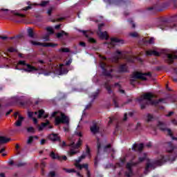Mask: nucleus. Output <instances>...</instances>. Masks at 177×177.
<instances>
[{"label": "nucleus", "instance_id": "obj_1", "mask_svg": "<svg viewBox=\"0 0 177 177\" xmlns=\"http://www.w3.org/2000/svg\"><path fill=\"white\" fill-rule=\"evenodd\" d=\"M100 66L103 70V75H106V77H115L116 78H120V75H118L120 73H127L128 71V66L126 64L120 65L118 67L117 71H115V74L114 75H111V73H113L114 70H113L111 66L107 65L104 62L101 61Z\"/></svg>", "mask_w": 177, "mask_h": 177}, {"label": "nucleus", "instance_id": "obj_2", "mask_svg": "<svg viewBox=\"0 0 177 177\" xmlns=\"http://www.w3.org/2000/svg\"><path fill=\"white\" fill-rule=\"evenodd\" d=\"M153 97H154V95H153L151 93H147L141 96H140L137 100L139 102V103L141 104V109L143 110L144 109H146V106L147 104H152V106H157L158 103H161L164 100V99L160 98L158 100H153Z\"/></svg>", "mask_w": 177, "mask_h": 177}, {"label": "nucleus", "instance_id": "obj_3", "mask_svg": "<svg viewBox=\"0 0 177 177\" xmlns=\"http://www.w3.org/2000/svg\"><path fill=\"white\" fill-rule=\"evenodd\" d=\"M86 156H87L88 158H91V149L88 146H86V154L82 155L78 160H76L75 161L74 165L75 168H77V169H82V168H84V169H86L87 172L86 173L87 177H91V171H89V169H88V164H83V165L80 164V162H81V161H82V160L85 158Z\"/></svg>", "mask_w": 177, "mask_h": 177}, {"label": "nucleus", "instance_id": "obj_4", "mask_svg": "<svg viewBox=\"0 0 177 177\" xmlns=\"http://www.w3.org/2000/svg\"><path fill=\"white\" fill-rule=\"evenodd\" d=\"M120 59H126V60L130 63H135V61L138 58L133 55L127 56V53L116 50L115 56L112 57V62L114 63H118V60H120Z\"/></svg>", "mask_w": 177, "mask_h": 177}, {"label": "nucleus", "instance_id": "obj_5", "mask_svg": "<svg viewBox=\"0 0 177 177\" xmlns=\"http://www.w3.org/2000/svg\"><path fill=\"white\" fill-rule=\"evenodd\" d=\"M133 158L131 160L130 162H128L126 165V168L127 171L125 172V176L127 177H131L133 175V171H132V167L135 165H138L140 162H143L145 160H147V154L144 153L143 157H140L138 161L136 162H133Z\"/></svg>", "mask_w": 177, "mask_h": 177}, {"label": "nucleus", "instance_id": "obj_6", "mask_svg": "<svg viewBox=\"0 0 177 177\" xmlns=\"http://www.w3.org/2000/svg\"><path fill=\"white\" fill-rule=\"evenodd\" d=\"M81 145H82V140H81V138L79 139L76 145H74V143H72L69 145L71 150L68 151V156L70 157H72V156H75V154H77L78 153V149L81 147Z\"/></svg>", "mask_w": 177, "mask_h": 177}, {"label": "nucleus", "instance_id": "obj_7", "mask_svg": "<svg viewBox=\"0 0 177 177\" xmlns=\"http://www.w3.org/2000/svg\"><path fill=\"white\" fill-rule=\"evenodd\" d=\"M158 128H159V129H160V131H162L163 132H167V135H169V136H170L173 140H177V138L174 137L172 131H171V129H167L165 124L162 123V122H159L158 124Z\"/></svg>", "mask_w": 177, "mask_h": 177}, {"label": "nucleus", "instance_id": "obj_8", "mask_svg": "<svg viewBox=\"0 0 177 177\" xmlns=\"http://www.w3.org/2000/svg\"><path fill=\"white\" fill-rule=\"evenodd\" d=\"M146 75L148 77H151V73H140V72H134L132 74L131 78H134L135 80H142V81H146Z\"/></svg>", "mask_w": 177, "mask_h": 177}, {"label": "nucleus", "instance_id": "obj_9", "mask_svg": "<svg viewBox=\"0 0 177 177\" xmlns=\"http://www.w3.org/2000/svg\"><path fill=\"white\" fill-rule=\"evenodd\" d=\"M68 117L63 113H61V116L55 117V125H60V124H68Z\"/></svg>", "mask_w": 177, "mask_h": 177}, {"label": "nucleus", "instance_id": "obj_10", "mask_svg": "<svg viewBox=\"0 0 177 177\" xmlns=\"http://www.w3.org/2000/svg\"><path fill=\"white\" fill-rule=\"evenodd\" d=\"M18 66H24V69L28 73H31L32 71H37L38 69L35 66H31L30 64H26V61H19L18 62Z\"/></svg>", "mask_w": 177, "mask_h": 177}, {"label": "nucleus", "instance_id": "obj_11", "mask_svg": "<svg viewBox=\"0 0 177 177\" xmlns=\"http://www.w3.org/2000/svg\"><path fill=\"white\" fill-rule=\"evenodd\" d=\"M104 26V24H100L98 25V31L97 34L101 39H109V34H107V32H102V28H103Z\"/></svg>", "mask_w": 177, "mask_h": 177}, {"label": "nucleus", "instance_id": "obj_12", "mask_svg": "<svg viewBox=\"0 0 177 177\" xmlns=\"http://www.w3.org/2000/svg\"><path fill=\"white\" fill-rule=\"evenodd\" d=\"M30 44H32V45H35V46H44L45 48H48L49 46L51 48H55V46H57V44H53V43H41L35 41H30Z\"/></svg>", "mask_w": 177, "mask_h": 177}, {"label": "nucleus", "instance_id": "obj_13", "mask_svg": "<svg viewBox=\"0 0 177 177\" xmlns=\"http://www.w3.org/2000/svg\"><path fill=\"white\" fill-rule=\"evenodd\" d=\"M171 160V156H160V158L158 160H156L154 162L155 165H158V167H161L164 162H167V161Z\"/></svg>", "mask_w": 177, "mask_h": 177}, {"label": "nucleus", "instance_id": "obj_14", "mask_svg": "<svg viewBox=\"0 0 177 177\" xmlns=\"http://www.w3.org/2000/svg\"><path fill=\"white\" fill-rule=\"evenodd\" d=\"M50 157H51V158H53V160H59V161L67 160V156H59V154H55V153L53 151L50 153Z\"/></svg>", "mask_w": 177, "mask_h": 177}, {"label": "nucleus", "instance_id": "obj_15", "mask_svg": "<svg viewBox=\"0 0 177 177\" xmlns=\"http://www.w3.org/2000/svg\"><path fill=\"white\" fill-rule=\"evenodd\" d=\"M167 59H166V62L168 64H172V63H174V60L177 59V55L167 54Z\"/></svg>", "mask_w": 177, "mask_h": 177}, {"label": "nucleus", "instance_id": "obj_16", "mask_svg": "<svg viewBox=\"0 0 177 177\" xmlns=\"http://www.w3.org/2000/svg\"><path fill=\"white\" fill-rule=\"evenodd\" d=\"M50 122L49 120H46V122H41V126H39V131H42V129H44V128H45V127H48L50 129H52L53 127L51 125H49Z\"/></svg>", "mask_w": 177, "mask_h": 177}, {"label": "nucleus", "instance_id": "obj_17", "mask_svg": "<svg viewBox=\"0 0 177 177\" xmlns=\"http://www.w3.org/2000/svg\"><path fill=\"white\" fill-rule=\"evenodd\" d=\"M115 44H124V40H121L117 37H113L111 39V45L114 46Z\"/></svg>", "mask_w": 177, "mask_h": 177}, {"label": "nucleus", "instance_id": "obj_18", "mask_svg": "<svg viewBox=\"0 0 177 177\" xmlns=\"http://www.w3.org/2000/svg\"><path fill=\"white\" fill-rule=\"evenodd\" d=\"M90 130L92 132V133H93L94 135H95V133H98L99 130H100V127L99 126H97V124H94L93 125H92L90 127Z\"/></svg>", "mask_w": 177, "mask_h": 177}, {"label": "nucleus", "instance_id": "obj_19", "mask_svg": "<svg viewBox=\"0 0 177 177\" xmlns=\"http://www.w3.org/2000/svg\"><path fill=\"white\" fill-rule=\"evenodd\" d=\"M143 144H135L133 146V150H134V151H142V150H143Z\"/></svg>", "mask_w": 177, "mask_h": 177}, {"label": "nucleus", "instance_id": "obj_20", "mask_svg": "<svg viewBox=\"0 0 177 177\" xmlns=\"http://www.w3.org/2000/svg\"><path fill=\"white\" fill-rule=\"evenodd\" d=\"M147 56H160V53L156 50H149L146 51Z\"/></svg>", "mask_w": 177, "mask_h": 177}, {"label": "nucleus", "instance_id": "obj_21", "mask_svg": "<svg viewBox=\"0 0 177 177\" xmlns=\"http://www.w3.org/2000/svg\"><path fill=\"white\" fill-rule=\"evenodd\" d=\"M48 138L50 139V140H52L53 142L60 140V137H59L57 134H50L48 136Z\"/></svg>", "mask_w": 177, "mask_h": 177}, {"label": "nucleus", "instance_id": "obj_22", "mask_svg": "<svg viewBox=\"0 0 177 177\" xmlns=\"http://www.w3.org/2000/svg\"><path fill=\"white\" fill-rule=\"evenodd\" d=\"M67 73H68V71L64 68V64H61L59 65V74H67Z\"/></svg>", "mask_w": 177, "mask_h": 177}, {"label": "nucleus", "instance_id": "obj_23", "mask_svg": "<svg viewBox=\"0 0 177 177\" xmlns=\"http://www.w3.org/2000/svg\"><path fill=\"white\" fill-rule=\"evenodd\" d=\"M24 118L21 115H19L18 120L15 122V127H21V123L23 122Z\"/></svg>", "mask_w": 177, "mask_h": 177}, {"label": "nucleus", "instance_id": "obj_24", "mask_svg": "<svg viewBox=\"0 0 177 177\" xmlns=\"http://www.w3.org/2000/svg\"><path fill=\"white\" fill-rule=\"evenodd\" d=\"M10 139L7 138L6 137L0 136V145H3V143H8L10 142Z\"/></svg>", "mask_w": 177, "mask_h": 177}, {"label": "nucleus", "instance_id": "obj_25", "mask_svg": "<svg viewBox=\"0 0 177 177\" xmlns=\"http://www.w3.org/2000/svg\"><path fill=\"white\" fill-rule=\"evenodd\" d=\"M149 168H153V164H151L150 162H148L145 167V174H147V172H149Z\"/></svg>", "mask_w": 177, "mask_h": 177}, {"label": "nucleus", "instance_id": "obj_26", "mask_svg": "<svg viewBox=\"0 0 177 177\" xmlns=\"http://www.w3.org/2000/svg\"><path fill=\"white\" fill-rule=\"evenodd\" d=\"M28 6L25 7L24 8V10H30V9H32V6H35V3H31V1L28 2Z\"/></svg>", "mask_w": 177, "mask_h": 177}, {"label": "nucleus", "instance_id": "obj_27", "mask_svg": "<svg viewBox=\"0 0 177 177\" xmlns=\"http://www.w3.org/2000/svg\"><path fill=\"white\" fill-rule=\"evenodd\" d=\"M64 35H68V33L64 32V30H62L60 32L57 33V38H62V37H64Z\"/></svg>", "mask_w": 177, "mask_h": 177}, {"label": "nucleus", "instance_id": "obj_28", "mask_svg": "<svg viewBox=\"0 0 177 177\" xmlns=\"http://www.w3.org/2000/svg\"><path fill=\"white\" fill-rule=\"evenodd\" d=\"M168 147H169V149H167V152L172 153V151H174V145H172V142L168 143Z\"/></svg>", "mask_w": 177, "mask_h": 177}, {"label": "nucleus", "instance_id": "obj_29", "mask_svg": "<svg viewBox=\"0 0 177 177\" xmlns=\"http://www.w3.org/2000/svg\"><path fill=\"white\" fill-rule=\"evenodd\" d=\"M115 86H116L118 88V89L119 92H120V93H125V91L122 89L121 84H120V83H115Z\"/></svg>", "mask_w": 177, "mask_h": 177}, {"label": "nucleus", "instance_id": "obj_30", "mask_svg": "<svg viewBox=\"0 0 177 177\" xmlns=\"http://www.w3.org/2000/svg\"><path fill=\"white\" fill-rule=\"evenodd\" d=\"M97 153H100L102 149V145H100V139L97 138Z\"/></svg>", "mask_w": 177, "mask_h": 177}, {"label": "nucleus", "instance_id": "obj_31", "mask_svg": "<svg viewBox=\"0 0 177 177\" xmlns=\"http://www.w3.org/2000/svg\"><path fill=\"white\" fill-rule=\"evenodd\" d=\"M105 88L108 92V93H111V86L109 83L105 84Z\"/></svg>", "mask_w": 177, "mask_h": 177}, {"label": "nucleus", "instance_id": "obj_32", "mask_svg": "<svg viewBox=\"0 0 177 177\" xmlns=\"http://www.w3.org/2000/svg\"><path fill=\"white\" fill-rule=\"evenodd\" d=\"M28 36L30 37V38H34V31L32 30V29H28Z\"/></svg>", "mask_w": 177, "mask_h": 177}, {"label": "nucleus", "instance_id": "obj_33", "mask_svg": "<svg viewBox=\"0 0 177 177\" xmlns=\"http://www.w3.org/2000/svg\"><path fill=\"white\" fill-rule=\"evenodd\" d=\"M59 52H63L64 53H68L70 49L68 48H62L59 50Z\"/></svg>", "mask_w": 177, "mask_h": 177}, {"label": "nucleus", "instance_id": "obj_34", "mask_svg": "<svg viewBox=\"0 0 177 177\" xmlns=\"http://www.w3.org/2000/svg\"><path fill=\"white\" fill-rule=\"evenodd\" d=\"M113 103L115 104V107H118V97L114 96L113 97Z\"/></svg>", "mask_w": 177, "mask_h": 177}, {"label": "nucleus", "instance_id": "obj_35", "mask_svg": "<svg viewBox=\"0 0 177 177\" xmlns=\"http://www.w3.org/2000/svg\"><path fill=\"white\" fill-rule=\"evenodd\" d=\"M145 42L149 44H154V38L151 37L149 39H145Z\"/></svg>", "mask_w": 177, "mask_h": 177}, {"label": "nucleus", "instance_id": "obj_36", "mask_svg": "<svg viewBox=\"0 0 177 177\" xmlns=\"http://www.w3.org/2000/svg\"><path fill=\"white\" fill-rule=\"evenodd\" d=\"M45 113V111H44V109H41L39 111V114H38V118H41L42 115H44V114Z\"/></svg>", "mask_w": 177, "mask_h": 177}, {"label": "nucleus", "instance_id": "obj_37", "mask_svg": "<svg viewBox=\"0 0 177 177\" xmlns=\"http://www.w3.org/2000/svg\"><path fill=\"white\" fill-rule=\"evenodd\" d=\"M168 26H169L170 28H176L177 24L175 22H172L171 24H168Z\"/></svg>", "mask_w": 177, "mask_h": 177}, {"label": "nucleus", "instance_id": "obj_38", "mask_svg": "<svg viewBox=\"0 0 177 177\" xmlns=\"http://www.w3.org/2000/svg\"><path fill=\"white\" fill-rule=\"evenodd\" d=\"M153 119H154V117H153V115H151V114L147 115V120L148 122H150V121H153Z\"/></svg>", "mask_w": 177, "mask_h": 177}, {"label": "nucleus", "instance_id": "obj_39", "mask_svg": "<svg viewBox=\"0 0 177 177\" xmlns=\"http://www.w3.org/2000/svg\"><path fill=\"white\" fill-rule=\"evenodd\" d=\"M45 165H46L45 162L43 161V162H41L40 167L41 168V174H42V175H44V169L45 168Z\"/></svg>", "mask_w": 177, "mask_h": 177}, {"label": "nucleus", "instance_id": "obj_40", "mask_svg": "<svg viewBox=\"0 0 177 177\" xmlns=\"http://www.w3.org/2000/svg\"><path fill=\"white\" fill-rule=\"evenodd\" d=\"M34 114L35 115H38V112H28V117H30V118H32V117H33V115H34Z\"/></svg>", "mask_w": 177, "mask_h": 177}, {"label": "nucleus", "instance_id": "obj_41", "mask_svg": "<svg viewBox=\"0 0 177 177\" xmlns=\"http://www.w3.org/2000/svg\"><path fill=\"white\" fill-rule=\"evenodd\" d=\"M130 37H133V38H136V37H139V34H138L136 32H133L129 33Z\"/></svg>", "mask_w": 177, "mask_h": 177}, {"label": "nucleus", "instance_id": "obj_42", "mask_svg": "<svg viewBox=\"0 0 177 177\" xmlns=\"http://www.w3.org/2000/svg\"><path fill=\"white\" fill-rule=\"evenodd\" d=\"M64 171H66V172H68V174H71V172H77V171H75L74 169H64Z\"/></svg>", "mask_w": 177, "mask_h": 177}, {"label": "nucleus", "instance_id": "obj_43", "mask_svg": "<svg viewBox=\"0 0 177 177\" xmlns=\"http://www.w3.org/2000/svg\"><path fill=\"white\" fill-rule=\"evenodd\" d=\"M28 132H31L32 133H34L35 132V129L34 127H30L27 129Z\"/></svg>", "mask_w": 177, "mask_h": 177}, {"label": "nucleus", "instance_id": "obj_44", "mask_svg": "<svg viewBox=\"0 0 177 177\" xmlns=\"http://www.w3.org/2000/svg\"><path fill=\"white\" fill-rule=\"evenodd\" d=\"M46 30L48 31V32H50V34H53V28H52V27H48L46 28Z\"/></svg>", "mask_w": 177, "mask_h": 177}, {"label": "nucleus", "instance_id": "obj_45", "mask_svg": "<svg viewBox=\"0 0 177 177\" xmlns=\"http://www.w3.org/2000/svg\"><path fill=\"white\" fill-rule=\"evenodd\" d=\"M33 140H34V137L30 136L28 140V144L30 145V143H32Z\"/></svg>", "mask_w": 177, "mask_h": 177}, {"label": "nucleus", "instance_id": "obj_46", "mask_svg": "<svg viewBox=\"0 0 177 177\" xmlns=\"http://www.w3.org/2000/svg\"><path fill=\"white\" fill-rule=\"evenodd\" d=\"M8 52H16L17 51V50L15 47L8 48Z\"/></svg>", "mask_w": 177, "mask_h": 177}, {"label": "nucleus", "instance_id": "obj_47", "mask_svg": "<svg viewBox=\"0 0 177 177\" xmlns=\"http://www.w3.org/2000/svg\"><path fill=\"white\" fill-rule=\"evenodd\" d=\"M99 95V93L98 92H96V93H94L91 96V97L93 98V99H96V97H97Z\"/></svg>", "mask_w": 177, "mask_h": 177}, {"label": "nucleus", "instance_id": "obj_48", "mask_svg": "<svg viewBox=\"0 0 177 177\" xmlns=\"http://www.w3.org/2000/svg\"><path fill=\"white\" fill-rule=\"evenodd\" d=\"M88 42H90L91 44H95L96 43V40L92 37L88 39Z\"/></svg>", "mask_w": 177, "mask_h": 177}, {"label": "nucleus", "instance_id": "obj_49", "mask_svg": "<svg viewBox=\"0 0 177 177\" xmlns=\"http://www.w3.org/2000/svg\"><path fill=\"white\" fill-rule=\"evenodd\" d=\"M48 3H49V1H41V6H46V5H48Z\"/></svg>", "mask_w": 177, "mask_h": 177}, {"label": "nucleus", "instance_id": "obj_50", "mask_svg": "<svg viewBox=\"0 0 177 177\" xmlns=\"http://www.w3.org/2000/svg\"><path fill=\"white\" fill-rule=\"evenodd\" d=\"M111 147V145L109 144L106 146L104 147V151H107V149H110Z\"/></svg>", "mask_w": 177, "mask_h": 177}, {"label": "nucleus", "instance_id": "obj_51", "mask_svg": "<svg viewBox=\"0 0 177 177\" xmlns=\"http://www.w3.org/2000/svg\"><path fill=\"white\" fill-rule=\"evenodd\" d=\"M52 12H53V8H50L48 10V16H50V15H52Z\"/></svg>", "mask_w": 177, "mask_h": 177}, {"label": "nucleus", "instance_id": "obj_52", "mask_svg": "<svg viewBox=\"0 0 177 177\" xmlns=\"http://www.w3.org/2000/svg\"><path fill=\"white\" fill-rule=\"evenodd\" d=\"M3 151H5V148H2L0 150V154H2L3 157H5V156H6V153H3Z\"/></svg>", "mask_w": 177, "mask_h": 177}, {"label": "nucleus", "instance_id": "obj_53", "mask_svg": "<svg viewBox=\"0 0 177 177\" xmlns=\"http://www.w3.org/2000/svg\"><path fill=\"white\" fill-rule=\"evenodd\" d=\"M113 122H114V118H110V120L109 121V125H110L111 124H113Z\"/></svg>", "mask_w": 177, "mask_h": 177}, {"label": "nucleus", "instance_id": "obj_54", "mask_svg": "<svg viewBox=\"0 0 177 177\" xmlns=\"http://www.w3.org/2000/svg\"><path fill=\"white\" fill-rule=\"evenodd\" d=\"M60 146L62 147H66V146H67V144H66V142L63 141L62 142L60 143Z\"/></svg>", "mask_w": 177, "mask_h": 177}, {"label": "nucleus", "instance_id": "obj_55", "mask_svg": "<svg viewBox=\"0 0 177 177\" xmlns=\"http://www.w3.org/2000/svg\"><path fill=\"white\" fill-rule=\"evenodd\" d=\"M55 175V171H50L48 174V176H50V177H54Z\"/></svg>", "mask_w": 177, "mask_h": 177}, {"label": "nucleus", "instance_id": "obj_56", "mask_svg": "<svg viewBox=\"0 0 177 177\" xmlns=\"http://www.w3.org/2000/svg\"><path fill=\"white\" fill-rule=\"evenodd\" d=\"M16 16H19V17H26V15L20 13H17Z\"/></svg>", "mask_w": 177, "mask_h": 177}, {"label": "nucleus", "instance_id": "obj_57", "mask_svg": "<svg viewBox=\"0 0 177 177\" xmlns=\"http://www.w3.org/2000/svg\"><path fill=\"white\" fill-rule=\"evenodd\" d=\"M24 165H26V163L19 162L17 164V167H23Z\"/></svg>", "mask_w": 177, "mask_h": 177}, {"label": "nucleus", "instance_id": "obj_58", "mask_svg": "<svg viewBox=\"0 0 177 177\" xmlns=\"http://www.w3.org/2000/svg\"><path fill=\"white\" fill-rule=\"evenodd\" d=\"M101 60H107V58L102 55H100Z\"/></svg>", "mask_w": 177, "mask_h": 177}, {"label": "nucleus", "instance_id": "obj_59", "mask_svg": "<svg viewBox=\"0 0 177 177\" xmlns=\"http://www.w3.org/2000/svg\"><path fill=\"white\" fill-rule=\"evenodd\" d=\"M80 46H83L84 48H85L86 44H85V42H84V41H81V42L80 43Z\"/></svg>", "mask_w": 177, "mask_h": 177}, {"label": "nucleus", "instance_id": "obj_60", "mask_svg": "<svg viewBox=\"0 0 177 177\" xmlns=\"http://www.w3.org/2000/svg\"><path fill=\"white\" fill-rule=\"evenodd\" d=\"M172 114H174V111H170V112H169V113L167 115H166V117H171V115H172Z\"/></svg>", "mask_w": 177, "mask_h": 177}, {"label": "nucleus", "instance_id": "obj_61", "mask_svg": "<svg viewBox=\"0 0 177 177\" xmlns=\"http://www.w3.org/2000/svg\"><path fill=\"white\" fill-rule=\"evenodd\" d=\"M32 120H33V122H34L35 124H37L38 120H37L36 118H32Z\"/></svg>", "mask_w": 177, "mask_h": 177}, {"label": "nucleus", "instance_id": "obj_62", "mask_svg": "<svg viewBox=\"0 0 177 177\" xmlns=\"http://www.w3.org/2000/svg\"><path fill=\"white\" fill-rule=\"evenodd\" d=\"M17 115H20V114L19 113V112H15L14 113V117H15V118H17Z\"/></svg>", "mask_w": 177, "mask_h": 177}, {"label": "nucleus", "instance_id": "obj_63", "mask_svg": "<svg viewBox=\"0 0 177 177\" xmlns=\"http://www.w3.org/2000/svg\"><path fill=\"white\" fill-rule=\"evenodd\" d=\"M70 64H71V60H68V62H66V66H70Z\"/></svg>", "mask_w": 177, "mask_h": 177}, {"label": "nucleus", "instance_id": "obj_64", "mask_svg": "<svg viewBox=\"0 0 177 177\" xmlns=\"http://www.w3.org/2000/svg\"><path fill=\"white\" fill-rule=\"evenodd\" d=\"M171 122L174 124V125H177V121L176 120H173Z\"/></svg>", "mask_w": 177, "mask_h": 177}]
</instances>
